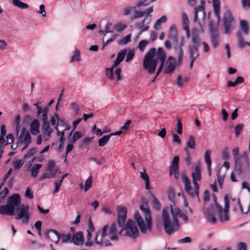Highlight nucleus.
<instances>
[{"mask_svg": "<svg viewBox=\"0 0 250 250\" xmlns=\"http://www.w3.org/2000/svg\"><path fill=\"white\" fill-rule=\"evenodd\" d=\"M166 58V53L163 48L159 47L157 51L155 48H151L143 58V68L149 74H153L156 71L157 62L160 61L161 64L158 67L156 74V77H158L164 67Z\"/></svg>", "mask_w": 250, "mask_h": 250, "instance_id": "f257e3e1", "label": "nucleus"}, {"mask_svg": "<svg viewBox=\"0 0 250 250\" xmlns=\"http://www.w3.org/2000/svg\"><path fill=\"white\" fill-rule=\"evenodd\" d=\"M118 239V231L116 224L114 223L108 229V225H105L97 233L95 238L96 243L100 246L108 247L111 245L110 240L117 241Z\"/></svg>", "mask_w": 250, "mask_h": 250, "instance_id": "f03ea898", "label": "nucleus"}, {"mask_svg": "<svg viewBox=\"0 0 250 250\" xmlns=\"http://www.w3.org/2000/svg\"><path fill=\"white\" fill-rule=\"evenodd\" d=\"M169 212L171 213L170 207H165L163 209L162 220L166 232L170 235L178 230L180 228V224L178 218L175 216L171 215L172 220H171Z\"/></svg>", "mask_w": 250, "mask_h": 250, "instance_id": "7ed1b4c3", "label": "nucleus"}, {"mask_svg": "<svg viewBox=\"0 0 250 250\" xmlns=\"http://www.w3.org/2000/svg\"><path fill=\"white\" fill-rule=\"evenodd\" d=\"M141 210L143 212L145 216L146 224L142 217L139 211H137L134 215L135 220L137 223L142 233H145L147 230H151L152 221L150 214V210L146 203L140 206Z\"/></svg>", "mask_w": 250, "mask_h": 250, "instance_id": "20e7f679", "label": "nucleus"}, {"mask_svg": "<svg viewBox=\"0 0 250 250\" xmlns=\"http://www.w3.org/2000/svg\"><path fill=\"white\" fill-rule=\"evenodd\" d=\"M21 205V198L17 193L9 196L5 205L0 206V213L2 215H13L15 214L16 208Z\"/></svg>", "mask_w": 250, "mask_h": 250, "instance_id": "39448f33", "label": "nucleus"}, {"mask_svg": "<svg viewBox=\"0 0 250 250\" xmlns=\"http://www.w3.org/2000/svg\"><path fill=\"white\" fill-rule=\"evenodd\" d=\"M126 53L127 50L126 49L120 51L118 53L116 59L114 62L112 67L110 68H106V75L110 80H113L114 79V74L116 77L118 81H120L122 80L121 76V69L118 67V66L125 58Z\"/></svg>", "mask_w": 250, "mask_h": 250, "instance_id": "423d86ee", "label": "nucleus"}, {"mask_svg": "<svg viewBox=\"0 0 250 250\" xmlns=\"http://www.w3.org/2000/svg\"><path fill=\"white\" fill-rule=\"evenodd\" d=\"M192 182L194 188L191 187L190 181L187 176H183L185 190L192 198H199V186L197 181L201 179V173H192Z\"/></svg>", "mask_w": 250, "mask_h": 250, "instance_id": "0eeeda50", "label": "nucleus"}, {"mask_svg": "<svg viewBox=\"0 0 250 250\" xmlns=\"http://www.w3.org/2000/svg\"><path fill=\"white\" fill-rule=\"evenodd\" d=\"M199 30L198 29L194 28L191 32V42L188 46L189 58H197L199 56Z\"/></svg>", "mask_w": 250, "mask_h": 250, "instance_id": "6e6552de", "label": "nucleus"}, {"mask_svg": "<svg viewBox=\"0 0 250 250\" xmlns=\"http://www.w3.org/2000/svg\"><path fill=\"white\" fill-rule=\"evenodd\" d=\"M223 21L225 33L230 34L234 27L235 20L230 10L227 9L224 12Z\"/></svg>", "mask_w": 250, "mask_h": 250, "instance_id": "1a4fd4ad", "label": "nucleus"}, {"mask_svg": "<svg viewBox=\"0 0 250 250\" xmlns=\"http://www.w3.org/2000/svg\"><path fill=\"white\" fill-rule=\"evenodd\" d=\"M45 236L52 241L57 243L62 239V243H71L72 235L71 234H62V235L56 230L49 229L45 233Z\"/></svg>", "mask_w": 250, "mask_h": 250, "instance_id": "9d476101", "label": "nucleus"}, {"mask_svg": "<svg viewBox=\"0 0 250 250\" xmlns=\"http://www.w3.org/2000/svg\"><path fill=\"white\" fill-rule=\"evenodd\" d=\"M224 216L222 212V207L218 203L215 204L216 209L217 210L219 218L221 222L228 221L229 219V198L228 194H226L224 196Z\"/></svg>", "mask_w": 250, "mask_h": 250, "instance_id": "9b49d317", "label": "nucleus"}, {"mask_svg": "<svg viewBox=\"0 0 250 250\" xmlns=\"http://www.w3.org/2000/svg\"><path fill=\"white\" fill-rule=\"evenodd\" d=\"M29 206L28 205H24L22 204L15 209V219L21 220L22 223L27 224L30 220Z\"/></svg>", "mask_w": 250, "mask_h": 250, "instance_id": "f8f14e48", "label": "nucleus"}, {"mask_svg": "<svg viewBox=\"0 0 250 250\" xmlns=\"http://www.w3.org/2000/svg\"><path fill=\"white\" fill-rule=\"evenodd\" d=\"M120 227L122 228L120 233H121L124 230H125V234L131 238H136L139 236L138 228L132 219L128 220L123 227Z\"/></svg>", "mask_w": 250, "mask_h": 250, "instance_id": "ddd939ff", "label": "nucleus"}, {"mask_svg": "<svg viewBox=\"0 0 250 250\" xmlns=\"http://www.w3.org/2000/svg\"><path fill=\"white\" fill-rule=\"evenodd\" d=\"M31 143V137L29 132L26 130L24 127L22 128L18 140V144L23 146L22 150L26 149Z\"/></svg>", "mask_w": 250, "mask_h": 250, "instance_id": "4468645a", "label": "nucleus"}, {"mask_svg": "<svg viewBox=\"0 0 250 250\" xmlns=\"http://www.w3.org/2000/svg\"><path fill=\"white\" fill-rule=\"evenodd\" d=\"M210 39L212 46L216 48L219 45L220 37L217 28L213 25V22L210 21L209 23Z\"/></svg>", "mask_w": 250, "mask_h": 250, "instance_id": "2eb2a0df", "label": "nucleus"}, {"mask_svg": "<svg viewBox=\"0 0 250 250\" xmlns=\"http://www.w3.org/2000/svg\"><path fill=\"white\" fill-rule=\"evenodd\" d=\"M240 159L238 162V165H236L235 162H234L235 169L239 172L249 170L250 169V163L247 153H244L242 155V157H241Z\"/></svg>", "mask_w": 250, "mask_h": 250, "instance_id": "dca6fc26", "label": "nucleus"}, {"mask_svg": "<svg viewBox=\"0 0 250 250\" xmlns=\"http://www.w3.org/2000/svg\"><path fill=\"white\" fill-rule=\"evenodd\" d=\"M117 211L118 225L119 227H123L126 220L127 208L125 206H119Z\"/></svg>", "mask_w": 250, "mask_h": 250, "instance_id": "f3484780", "label": "nucleus"}, {"mask_svg": "<svg viewBox=\"0 0 250 250\" xmlns=\"http://www.w3.org/2000/svg\"><path fill=\"white\" fill-rule=\"evenodd\" d=\"M177 63L175 59L172 56H169L166 61L164 73L165 74L172 73L176 67Z\"/></svg>", "mask_w": 250, "mask_h": 250, "instance_id": "a211bd4d", "label": "nucleus"}, {"mask_svg": "<svg viewBox=\"0 0 250 250\" xmlns=\"http://www.w3.org/2000/svg\"><path fill=\"white\" fill-rule=\"evenodd\" d=\"M50 122L51 125L53 126H55L56 130H58L57 126L59 124H64L65 126V129L64 130H68L70 129V125L64 122V121L61 118H59L57 114H55L52 116L50 119Z\"/></svg>", "mask_w": 250, "mask_h": 250, "instance_id": "6ab92c4d", "label": "nucleus"}, {"mask_svg": "<svg viewBox=\"0 0 250 250\" xmlns=\"http://www.w3.org/2000/svg\"><path fill=\"white\" fill-rule=\"evenodd\" d=\"M169 207L171 209V215L175 216L177 218H178V217L182 218L186 223L188 222V216L186 214H184L181 209L172 205H170Z\"/></svg>", "mask_w": 250, "mask_h": 250, "instance_id": "aec40b11", "label": "nucleus"}, {"mask_svg": "<svg viewBox=\"0 0 250 250\" xmlns=\"http://www.w3.org/2000/svg\"><path fill=\"white\" fill-rule=\"evenodd\" d=\"M84 242V237L82 232L79 231L72 235L71 243L76 245H81Z\"/></svg>", "mask_w": 250, "mask_h": 250, "instance_id": "412c9836", "label": "nucleus"}, {"mask_svg": "<svg viewBox=\"0 0 250 250\" xmlns=\"http://www.w3.org/2000/svg\"><path fill=\"white\" fill-rule=\"evenodd\" d=\"M14 177L11 173H6L3 177L0 184V189L5 184L6 181L7 180V185L9 188H11L14 183Z\"/></svg>", "mask_w": 250, "mask_h": 250, "instance_id": "4be33fe9", "label": "nucleus"}, {"mask_svg": "<svg viewBox=\"0 0 250 250\" xmlns=\"http://www.w3.org/2000/svg\"><path fill=\"white\" fill-rule=\"evenodd\" d=\"M212 6L215 16L217 19L219 23L221 21L220 17V1L219 0H212Z\"/></svg>", "mask_w": 250, "mask_h": 250, "instance_id": "5701e85b", "label": "nucleus"}, {"mask_svg": "<svg viewBox=\"0 0 250 250\" xmlns=\"http://www.w3.org/2000/svg\"><path fill=\"white\" fill-rule=\"evenodd\" d=\"M40 123L37 119H34L30 126V132L33 135H37L39 132Z\"/></svg>", "mask_w": 250, "mask_h": 250, "instance_id": "b1692460", "label": "nucleus"}, {"mask_svg": "<svg viewBox=\"0 0 250 250\" xmlns=\"http://www.w3.org/2000/svg\"><path fill=\"white\" fill-rule=\"evenodd\" d=\"M43 134L45 141L48 140L53 132V129L49 126V123L46 122L42 125Z\"/></svg>", "mask_w": 250, "mask_h": 250, "instance_id": "393cba45", "label": "nucleus"}, {"mask_svg": "<svg viewBox=\"0 0 250 250\" xmlns=\"http://www.w3.org/2000/svg\"><path fill=\"white\" fill-rule=\"evenodd\" d=\"M212 151L210 149H208L206 150L204 156V159L205 163L207 165V169L208 172H210L211 170V161L210 156Z\"/></svg>", "mask_w": 250, "mask_h": 250, "instance_id": "a878e982", "label": "nucleus"}, {"mask_svg": "<svg viewBox=\"0 0 250 250\" xmlns=\"http://www.w3.org/2000/svg\"><path fill=\"white\" fill-rule=\"evenodd\" d=\"M182 22L183 29L186 32L187 38L190 36V32L189 29V21L188 16L185 13H182Z\"/></svg>", "mask_w": 250, "mask_h": 250, "instance_id": "bb28decb", "label": "nucleus"}, {"mask_svg": "<svg viewBox=\"0 0 250 250\" xmlns=\"http://www.w3.org/2000/svg\"><path fill=\"white\" fill-rule=\"evenodd\" d=\"M240 31L241 33L247 35L249 33V26L247 21L245 20H242L240 21Z\"/></svg>", "mask_w": 250, "mask_h": 250, "instance_id": "cd10ccee", "label": "nucleus"}, {"mask_svg": "<svg viewBox=\"0 0 250 250\" xmlns=\"http://www.w3.org/2000/svg\"><path fill=\"white\" fill-rule=\"evenodd\" d=\"M179 158L176 156L173 158L172 163L169 168V172H178L179 170Z\"/></svg>", "mask_w": 250, "mask_h": 250, "instance_id": "c85d7f7f", "label": "nucleus"}, {"mask_svg": "<svg viewBox=\"0 0 250 250\" xmlns=\"http://www.w3.org/2000/svg\"><path fill=\"white\" fill-rule=\"evenodd\" d=\"M127 24L125 21H119L115 23L114 25V29L117 32H121L126 29Z\"/></svg>", "mask_w": 250, "mask_h": 250, "instance_id": "c756f323", "label": "nucleus"}, {"mask_svg": "<svg viewBox=\"0 0 250 250\" xmlns=\"http://www.w3.org/2000/svg\"><path fill=\"white\" fill-rule=\"evenodd\" d=\"M14 138L12 134H9L5 138L3 137L2 143H0V147L4 146L7 144H12L14 142Z\"/></svg>", "mask_w": 250, "mask_h": 250, "instance_id": "7c9ffc66", "label": "nucleus"}, {"mask_svg": "<svg viewBox=\"0 0 250 250\" xmlns=\"http://www.w3.org/2000/svg\"><path fill=\"white\" fill-rule=\"evenodd\" d=\"M232 155L233 157L234 162H235L236 165H238V162L242 155L239 154V149L238 147H235L232 150Z\"/></svg>", "mask_w": 250, "mask_h": 250, "instance_id": "2f4dec72", "label": "nucleus"}, {"mask_svg": "<svg viewBox=\"0 0 250 250\" xmlns=\"http://www.w3.org/2000/svg\"><path fill=\"white\" fill-rule=\"evenodd\" d=\"M80 54V51L77 49H75L73 52L70 62H73L75 61H80L81 60Z\"/></svg>", "mask_w": 250, "mask_h": 250, "instance_id": "473e14b6", "label": "nucleus"}, {"mask_svg": "<svg viewBox=\"0 0 250 250\" xmlns=\"http://www.w3.org/2000/svg\"><path fill=\"white\" fill-rule=\"evenodd\" d=\"M146 20V18H145L141 22L136 23L137 27L139 28L142 32L147 31L149 29V26L148 25L145 24Z\"/></svg>", "mask_w": 250, "mask_h": 250, "instance_id": "72a5a7b5", "label": "nucleus"}, {"mask_svg": "<svg viewBox=\"0 0 250 250\" xmlns=\"http://www.w3.org/2000/svg\"><path fill=\"white\" fill-rule=\"evenodd\" d=\"M12 2L14 6L22 9H27L29 7L27 3L23 2L20 0H12Z\"/></svg>", "mask_w": 250, "mask_h": 250, "instance_id": "f704fd0d", "label": "nucleus"}, {"mask_svg": "<svg viewBox=\"0 0 250 250\" xmlns=\"http://www.w3.org/2000/svg\"><path fill=\"white\" fill-rule=\"evenodd\" d=\"M167 17L166 16H165V15L162 16L160 19H159L158 20H157L156 21V22H155V23L153 25V28L156 30L160 29L161 24L162 23L166 22L167 21Z\"/></svg>", "mask_w": 250, "mask_h": 250, "instance_id": "c9c22d12", "label": "nucleus"}, {"mask_svg": "<svg viewBox=\"0 0 250 250\" xmlns=\"http://www.w3.org/2000/svg\"><path fill=\"white\" fill-rule=\"evenodd\" d=\"M236 36L238 39V46L240 47H244L245 46L247 43H248L247 42L244 41V39L242 36V33L240 32H238Z\"/></svg>", "mask_w": 250, "mask_h": 250, "instance_id": "e433bc0d", "label": "nucleus"}, {"mask_svg": "<svg viewBox=\"0 0 250 250\" xmlns=\"http://www.w3.org/2000/svg\"><path fill=\"white\" fill-rule=\"evenodd\" d=\"M67 175H68V174L66 173V174L62 175L61 177V178L60 180L55 182L54 184H55V188L53 191L54 193H57L59 191V190L60 189V186H61L63 179L65 178V177H66L67 176Z\"/></svg>", "mask_w": 250, "mask_h": 250, "instance_id": "4c0bfd02", "label": "nucleus"}, {"mask_svg": "<svg viewBox=\"0 0 250 250\" xmlns=\"http://www.w3.org/2000/svg\"><path fill=\"white\" fill-rule=\"evenodd\" d=\"M110 137L111 135L108 134L101 138L98 141V145L100 146H105L109 141Z\"/></svg>", "mask_w": 250, "mask_h": 250, "instance_id": "58836bf2", "label": "nucleus"}, {"mask_svg": "<svg viewBox=\"0 0 250 250\" xmlns=\"http://www.w3.org/2000/svg\"><path fill=\"white\" fill-rule=\"evenodd\" d=\"M141 178L146 182V188L147 190L151 189L150 186L149 185V177L147 174V173H141Z\"/></svg>", "mask_w": 250, "mask_h": 250, "instance_id": "ea45409f", "label": "nucleus"}, {"mask_svg": "<svg viewBox=\"0 0 250 250\" xmlns=\"http://www.w3.org/2000/svg\"><path fill=\"white\" fill-rule=\"evenodd\" d=\"M141 178L146 182V188L147 190L151 189L150 186L149 185V177L147 174V173H141Z\"/></svg>", "mask_w": 250, "mask_h": 250, "instance_id": "a19ab883", "label": "nucleus"}, {"mask_svg": "<svg viewBox=\"0 0 250 250\" xmlns=\"http://www.w3.org/2000/svg\"><path fill=\"white\" fill-rule=\"evenodd\" d=\"M186 146L190 149H194L195 148V141L193 136L190 135L189 136V139L186 143Z\"/></svg>", "mask_w": 250, "mask_h": 250, "instance_id": "79ce46f5", "label": "nucleus"}, {"mask_svg": "<svg viewBox=\"0 0 250 250\" xmlns=\"http://www.w3.org/2000/svg\"><path fill=\"white\" fill-rule=\"evenodd\" d=\"M55 176V173H42V175L39 176L38 180L39 181H43L47 178H51Z\"/></svg>", "mask_w": 250, "mask_h": 250, "instance_id": "37998d69", "label": "nucleus"}, {"mask_svg": "<svg viewBox=\"0 0 250 250\" xmlns=\"http://www.w3.org/2000/svg\"><path fill=\"white\" fill-rule=\"evenodd\" d=\"M48 112V107H45L43 108V112L42 113V114L41 116V119L42 121L43 124L47 123H49L47 121L48 118H47V113Z\"/></svg>", "mask_w": 250, "mask_h": 250, "instance_id": "c03bdc74", "label": "nucleus"}, {"mask_svg": "<svg viewBox=\"0 0 250 250\" xmlns=\"http://www.w3.org/2000/svg\"><path fill=\"white\" fill-rule=\"evenodd\" d=\"M92 175H91L86 180L84 185V191L85 192L88 190L92 186Z\"/></svg>", "mask_w": 250, "mask_h": 250, "instance_id": "a18cd8bd", "label": "nucleus"}, {"mask_svg": "<svg viewBox=\"0 0 250 250\" xmlns=\"http://www.w3.org/2000/svg\"><path fill=\"white\" fill-rule=\"evenodd\" d=\"M182 44L179 46L178 47H176L175 48L178 51V62L180 64L183 60V53L182 50Z\"/></svg>", "mask_w": 250, "mask_h": 250, "instance_id": "49530a36", "label": "nucleus"}, {"mask_svg": "<svg viewBox=\"0 0 250 250\" xmlns=\"http://www.w3.org/2000/svg\"><path fill=\"white\" fill-rule=\"evenodd\" d=\"M148 42V41L147 40H142L139 42L137 48L141 52H143Z\"/></svg>", "mask_w": 250, "mask_h": 250, "instance_id": "de8ad7c7", "label": "nucleus"}, {"mask_svg": "<svg viewBox=\"0 0 250 250\" xmlns=\"http://www.w3.org/2000/svg\"><path fill=\"white\" fill-rule=\"evenodd\" d=\"M207 215V220L209 222L212 224H214L216 222V219L215 215L212 213H209V212H206Z\"/></svg>", "mask_w": 250, "mask_h": 250, "instance_id": "09e8293b", "label": "nucleus"}, {"mask_svg": "<svg viewBox=\"0 0 250 250\" xmlns=\"http://www.w3.org/2000/svg\"><path fill=\"white\" fill-rule=\"evenodd\" d=\"M134 14L131 16L132 20L142 18L145 15V13H144V11H139L136 9L134 10Z\"/></svg>", "mask_w": 250, "mask_h": 250, "instance_id": "8fccbe9b", "label": "nucleus"}, {"mask_svg": "<svg viewBox=\"0 0 250 250\" xmlns=\"http://www.w3.org/2000/svg\"><path fill=\"white\" fill-rule=\"evenodd\" d=\"M244 127V124H238L237 125H236L234 127V132L235 134V136L236 137H238L240 135V133L241 131H242Z\"/></svg>", "mask_w": 250, "mask_h": 250, "instance_id": "3c124183", "label": "nucleus"}, {"mask_svg": "<svg viewBox=\"0 0 250 250\" xmlns=\"http://www.w3.org/2000/svg\"><path fill=\"white\" fill-rule=\"evenodd\" d=\"M23 162L21 159H17L13 162V165L15 170H18L23 165Z\"/></svg>", "mask_w": 250, "mask_h": 250, "instance_id": "603ef678", "label": "nucleus"}, {"mask_svg": "<svg viewBox=\"0 0 250 250\" xmlns=\"http://www.w3.org/2000/svg\"><path fill=\"white\" fill-rule=\"evenodd\" d=\"M83 136L82 134L79 131H76L74 133L73 137L70 140V143H74L78 139L81 138Z\"/></svg>", "mask_w": 250, "mask_h": 250, "instance_id": "864d4df0", "label": "nucleus"}, {"mask_svg": "<svg viewBox=\"0 0 250 250\" xmlns=\"http://www.w3.org/2000/svg\"><path fill=\"white\" fill-rule=\"evenodd\" d=\"M135 55V51L133 49L130 50L127 53L126 57L125 58V62H128L130 61L134 57Z\"/></svg>", "mask_w": 250, "mask_h": 250, "instance_id": "5fc2aeb1", "label": "nucleus"}, {"mask_svg": "<svg viewBox=\"0 0 250 250\" xmlns=\"http://www.w3.org/2000/svg\"><path fill=\"white\" fill-rule=\"evenodd\" d=\"M47 169L51 172H57L55 168V162L50 160L47 164Z\"/></svg>", "mask_w": 250, "mask_h": 250, "instance_id": "6e6d98bb", "label": "nucleus"}, {"mask_svg": "<svg viewBox=\"0 0 250 250\" xmlns=\"http://www.w3.org/2000/svg\"><path fill=\"white\" fill-rule=\"evenodd\" d=\"M131 35L130 34L127 35L120 41L119 43L122 44H127L131 41Z\"/></svg>", "mask_w": 250, "mask_h": 250, "instance_id": "4d7b16f0", "label": "nucleus"}, {"mask_svg": "<svg viewBox=\"0 0 250 250\" xmlns=\"http://www.w3.org/2000/svg\"><path fill=\"white\" fill-rule=\"evenodd\" d=\"M6 134V127L4 125L0 126V143H2L3 137H4Z\"/></svg>", "mask_w": 250, "mask_h": 250, "instance_id": "13d9d810", "label": "nucleus"}, {"mask_svg": "<svg viewBox=\"0 0 250 250\" xmlns=\"http://www.w3.org/2000/svg\"><path fill=\"white\" fill-rule=\"evenodd\" d=\"M225 177L224 174H220V173H217V181L219 184L220 188H222L223 186L224 178Z\"/></svg>", "mask_w": 250, "mask_h": 250, "instance_id": "bf43d9fd", "label": "nucleus"}, {"mask_svg": "<svg viewBox=\"0 0 250 250\" xmlns=\"http://www.w3.org/2000/svg\"><path fill=\"white\" fill-rule=\"evenodd\" d=\"M222 154L224 159L227 160L229 159L230 154L228 147H225L223 149L222 152Z\"/></svg>", "mask_w": 250, "mask_h": 250, "instance_id": "052dcab7", "label": "nucleus"}, {"mask_svg": "<svg viewBox=\"0 0 250 250\" xmlns=\"http://www.w3.org/2000/svg\"><path fill=\"white\" fill-rule=\"evenodd\" d=\"M20 120L21 118L20 115H17L15 120V123L16 124L15 129L17 133H19V132Z\"/></svg>", "mask_w": 250, "mask_h": 250, "instance_id": "680f3d73", "label": "nucleus"}, {"mask_svg": "<svg viewBox=\"0 0 250 250\" xmlns=\"http://www.w3.org/2000/svg\"><path fill=\"white\" fill-rule=\"evenodd\" d=\"M25 196L29 199H32L33 198V192L31 191L30 188H27L25 192Z\"/></svg>", "mask_w": 250, "mask_h": 250, "instance_id": "e2e57ef3", "label": "nucleus"}, {"mask_svg": "<svg viewBox=\"0 0 250 250\" xmlns=\"http://www.w3.org/2000/svg\"><path fill=\"white\" fill-rule=\"evenodd\" d=\"M9 190L7 188H4L3 190L0 192V199L2 201L4 200L8 194Z\"/></svg>", "mask_w": 250, "mask_h": 250, "instance_id": "0e129e2a", "label": "nucleus"}, {"mask_svg": "<svg viewBox=\"0 0 250 250\" xmlns=\"http://www.w3.org/2000/svg\"><path fill=\"white\" fill-rule=\"evenodd\" d=\"M170 35L173 36V38H176V41L177 40L176 35H177V30L176 28L175 25H172L170 27L169 30Z\"/></svg>", "mask_w": 250, "mask_h": 250, "instance_id": "69168bd1", "label": "nucleus"}, {"mask_svg": "<svg viewBox=\"0 0 250 250\" xmlns=\"http://www.w3.org/2000/svg\"><path fill=\"white\" fill-rule=\"evenodd\" d=\"M36 148H33L31 149H30L29 150V151L28 152V153H27L26 154H25L24 155V158L26 159V158H29L30 157H32L34 154L36 153Z\"/></svg>", "mask_w": 250, "mask_h": 250, "instance_id": "338daca9", "label": "nucleus"}, {"mask_svg": "<svg viewBox=\"0 0 250 250\" xmlns=\"http://www.w3.org/2000/svg\"><path fill=\"white\" fill-rule=\"evenodd\" d=\"M7 46L8 43L5 40L0 39V50L2 51L5 50Z\"/></svg>", "mask_w": 250, "mask_h": 250, "instance_id": "774afa93", "label": "nucleus"}]
</instances>
